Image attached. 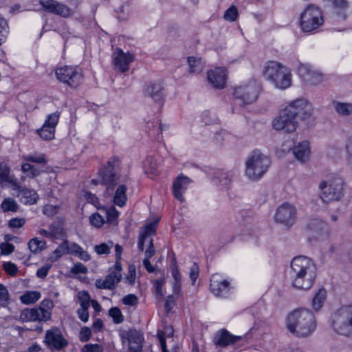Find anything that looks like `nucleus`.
I'll return each mask as SVG.
<instances>
[{
    "label": "nucleus",
    "mask_w": 352,
    "mask_h": 352,
    "mask_svg": "<svg viewBox=\"0 0 352 352\" xmlns=\"http://www.w3.org/2000/svg\"><path fill=\"white\" fill-rule=\"evenodd\" d=\"M290 278L292 285L298 289L308 290L316 278V266L305 256H298L291 261Z\"/></svg>",
    "instance_id": "f257e3e1"
},
{
    "label": "nucleus",
    "mask_w": 352,
    "mask_h": 352,
    "mask_svg": "<svg viewBox=\"0 0 352 352\" xmlns=\"http://www.w3.org/2000/svg\"><path fill=\"white\" fill-rule=\"evenodd\" d=\"M286 324L287 329L294 336L305 338L314 332L316 322L314 314L310 310L300 308L289 314Z\"/></svg>",
    "instance_id": "f03ea898"
},
{
    "label": "nucleus",
    "mask_w": 352,
    "mask_h": 352,
    "mask_svg": "<svg viewBox=\"0 0 352 352\" xmlns=\"http://www.w3.org/2000/svg\"><path fill=\"white\" fill-rule=\"evenodd\" d=\"M270 159L259 151H253L245 162V175L252 181L260 179L268 170Z\"/></svg>",
    "instance_id": "7ed1b4c3"
},
{
    "label": "nucleus",
    "mask_w": 352,
    "mask_h": 352,
    "mask_svg": "<svg viewBox=\"0 0 352 352\" xmlns=\"http://www.w3.org/2000/svg\"><path fill=\"white\" fill-rule=\"evenodd\" d=\"M324 23L321 9L314 4H309L300 14V27L302 32L311 33Z\"/></svg>",
    "instance_id": "20e7f679"
},
{
    "label": "nucleus",
    "mask_w": 352,
    "mask_h": 352,
    "mask_svg": "<svg viewBox=\"0 0 352 352\" xmlns=\"http://www.w3.org/2000/svg\"><path fill=\"white\" fill-rule=\"evenodd\" d=\"M332 327L339 335L352 336V305L342 306L335 312Z\"/></svg>",
    "instance_id": "39448f33"
},
{
    "label": "nucleus",
    "mask_w": 352,
    "mask_h": 352,
    "mask_svg": "<svg viewBox=\"0 0 352 352\" xmlns=\"http://www.w3.org/2000/svg\"><path fill=\"white\" fill-rule=\"evenodd\" d=\"M120 163V159L113 156L109 159L104 168L99 171L100 183L107 186V191L109 194L113 193L114 188L119 182Z\"/></svg>",
    "instance_id": "423d86ee"
},
{
    "label": "nucleus",
    "mask_w": 352,
    "mask_h": 352,
    "mask_svg": "<svg viewBox=\"0 0 352 352\" xmlns=\"http://www.w3.org/2000/svg\"><path fill=\"white\" fill-rule=\"evenodd\" d=\"M261 89L260 85L255 80H251L245 84L235 87L233 91V96L242 104H250L256 101Z\"/></svg>",
    "instance_id": "0eeeda50"
},
{
    "label": "nucleus",
    "mask_w": 352,
    "mask_h": 352,
    "mask_svg": "<svg viewBox=\"0 0 352 352\" xmlns=\"http://www.w3.org/2000/svg\"><path fill=\"white\" fill-rule=\"evenodd\" d=\"M343 184L344 182L340 178L322 182L319 186L322 200L324 202L340 200L343 196Z\"/></svg>",
    "instance_id": "6e6552de"
},
{
    "label": "nucleus",
    "mask_w": 352,
    "mask_h": 352,
    "mask_svg": "<svg viewBox=\"0 0 352 352\" xmlns=\"http://www.w3.org/2000/svg\"><path fill=\"white\" fill-rule=\"evenodd\" d=\"M57 79L71 87H77L83 80V76L77 67L64 66L55 70Z\"/></svg>",
    "instance_id": "1a4fd4ad"
},
{
    "label": "nucleus",
    "mask_w": 352,
    "mask_h": 352,
    "mask_svg": "<svg viewBox=\"0 0 352 352\" xmlns=\"http://www.w3.org/2000/svg\"><path fill=\"white\" fill-rule=\"evenodd\" d=\"M285 108L291 111L289 113L296 120L298 118L302 121H307L311 118L314 111L312 104L304 98L292 101Z\"/></svg>",
    "instance_id": "9d476101"
},
{
    "label": "nucleus",
    "mask_w": 352,
    "mask_h": 352,
    "mask_svg": "<svg viewBox=\"0 0 352 352\" xmlns=\"http://www.w3.org/2000/svg\"><path fill=\"white\" fill-rule=\"evenodd\" d=\"M286 108H285L274 119L272 125L275 130L283 131L287 133H291L296 131L298 126V121L296 120Z\"/></svg>",
    "instance_id": "9b49d317"
},
{
    "label": "nucleus",
    "mask_w": 352,
    "mask_h": 352,
    "mask_svg": "<svg viewBox=\"0 0 352 352\" xmlns=\"http://www.w3.org/2000/svg\"><path fill=\"white\" fill-rule=\"evenodd\" d=\"M44 342L50 349L61 350L68 345V341L64 338L58 328H52L46 331Z\"/></svg>",
    "instance_id": "f8f14e48"
},
{
    "label": "nucleus",
    "mask_w": 352,
    "mask_h": 352,
    "mask_svg": "<svg viewBox=\"0 0 352 352\" xmlns=\"http://www.w3.org/2000/svg\"><path fill=\"white\" fill-rule=\"evenodd\" d=\"M38 2L44 11L63 18H69L74 13L67 5L56 0H39Z\"/></svg>",
    "instance_id": "ddd939ff"
},
{
    "label": "nucleus",
    "mask_w": 352,
    "mask_h": 352,
    "mask_svg": "<svg viewBox=\"0 0 352 352\" xmlns=\"http://www.w3.org/2000/svg\"><path fill=\"white\" fill-rule=\"evenodd\" d=\"M275 217L276 221L291 226L296 219V208L290 204L284 203L278 208Z\"/></svg>",
    "instance_id": "4468645a"
},
{
    "label": "nucleus",
    "mask_w": 352,
    "mask_h": 352,
    "mask_svg": "<svg viewBox=\"0 0 352 352\" xmlns=\"http://www.w3.org/2000/svg\"><path fill=\"white\" fill-rule=\"evenodd\" d=\"M123 343L128 342L130 352H142L143 337L141 333L135 329H131L123 331L120 333Z\"/></svg>",
    "instance_id": "2eb2a0df"
},
{
    "label": "nucleus",
    "mask_w": 352,
    "mask_h": 352,
    "mask_svg": "<svg viewBox=\"0 0 352 352\" xmlns=\"http://www.w3.org/2000/svg\"><path fill=\"white\" fill-rule=\"evenodd\" d=\"M143 93L145 96L160 102L165 96L164 87L160 80L148 82L144 85Z\"/></svg>",
    "instance_id": "dca6fc26"
},
{
    "label": "nucleus",
    "mask_w": 352,
    "mask_h": 352,
    "mask_svg": "<svg viewBox=\"0 0 352 352\" xmlns=\"http://www.w3.org/2000/svg\"><path fill=\"white\" fill-rule=\"evenodd\" d=\"M133 60V56L130 53H124L119 47L116 49L113 54V63L116 68L120 72H125L129 70V64Z\"/></svg>",
    "instance_id": "f3484780"
},
{
    "label": "nucleus",
    "mask_w": 352,
    "mask_h": 352,
    "mask_svg": "<svg viewBox=\"0 0 352 352\" xmlns=\"http://www.w3.org/2000/svg\"><path fill=\"white\" fill-rule=\"evenodd\" d=\"M298 72L301 78L309 85H317L323 80L321 73L311 69L307 65H300Z\"/></svg>",
    "instance_id": "a211bd4d"
},
{
    "label": "nucleus",
    "mask_w": 352,
    "mask_h": 352,
    "mask_svg": "<svg viewBox=\"0 0 352 352\" xmlns=\"http://www.w3.org/2000/svg\"><path fill=\"white\" fill-rule=\"evenodd\" d=\"M12 186L14 190H17V197H19L21 203L31 205L37 202L39 197L34 190L22 187L18 184L17 182H12Z\"/></svg>",
    "instance_id": "6ab92c4d"
},
{
    "label": "nucleus",
    "mask_w": 352,
    "mask_h": 352,
    "mask_svg": "<svg viewBox=\"0 0 352 352\" xmlns=\"http://www.w3.org/2000/svg\"><path fill=\"white\" fill-rule=\"evenodd\" d=\"M226 78V71L223 67H217L208 72V80L214 88H224Z\"/></svg>",
    "instance_id": "aec40b11"
},
{
    "label": "nucleus",
    "mask_w": 352,
    "mask_h": 352,
    "mask_svg": "<svg viewBox=\"0 0 352 352\" xmlns=\"http://www.w3.org/2000/svg\"><path fill=\"white\" fill-rule=\"evenodd\" d=\"M191 180L183 175H179L173 182V192L174 197L180 202L184 201L183 194L188 189Z\"/></svg>",
    "instance_id": "412c9836"
},
{
    "label": "nucleus",
    "mask_w": 352,
    "mask_h": 352,
    "mask_svg": "<svg viewBox=\"0 0 352 352\" xmlns=\"http://www.w3.org/2000/svg\"><path fill=\"white\" fill-rule=\"evenodd\" d=\"M210 286L212 293L217 296L225 297L230 291L229 282L226 280H219L217 275H212Z\"/></svg>",
    "instance_id": "4be33fe9"
},
{
    "label": "nucleus",
    "mask_w": 352,
    "mask_h": 352,
    "mask_svg": "<svg viewBox=\"0 0 352 352\" xmlns=\"http://www.w3.org/2000/svg\"><path fill=\"white\" fill-rule=\"evenodd\" d=\"M122 275L116 272H111L104 280L97 279L95 285L98 289H113L120 281Z\"/></svg>",
    "instance_id": "5701e85b"
},
{
    "label": "nucleus",
    "mask_w": 352,
    "mask_h": 352,
    "mask_svg": "<svg viewBox=\"0 0 352 352\" xmlns=\"http://www.w3.org/2000/svg\"><path fill=\"white\" fill-rule=\"evenodd\" d=\"M241 338V336L230 334L226 329H223L216 333L214 342L217 346L225 347L239 341Z\"/></svg>",
    "instance_id": "b1692460"
},
{
    "label": "nucleus",
    "mask_w": 352,
    "mask_h": 352,
    "mask_svg": "<svg viewBox=\"0 0 352 352\" xmlns=\"http://www.w3.org/2000/svg\"><path fill=\"white\" fill-rule=\"evenodd\" d=\"M285 66L276 61L267 62L263 68L264 78L271 82L279 75Z\"/></svg>",
    "instance_id": "393cba45"
},
{
    "label": "nucleus",
    "mask_w": 352,
    "mask_h": 352,
    "mask_svg": "<svg viewBox=\"0 0 352 352\" xmlns=\"http://www.w3.org/2000/svg\"><path fill=\"white\" fill-rule=\"evenodd\" d=\"M285 66L276 61L267 62L263 68L264 78L271 82L279 75Z\"/></svg>",
    "instance_id": "a878e982"
},
{
    "label": "nucleus",
    "mask_w": 352,
    "mask_h": 352,
    "mask_svg": "<svg viewBox=\"0 0 352 352\" xmlns=\"http://www.w3.org/2000/svg\"><path fill=\"white\" fill-rule=\"evenodd\" d=\"M276 88L286 89L292 85V76L289 68L285 67L279 75L272 82Z\"/></svg>",
    "instance_id": "bb28decb"
},
{
    "label": "nucleus",
    "mask_w": 352,
    "mask_h": 352,
    "mask_svg": "<svg viewBox=\"0 0 352 352\" xmlns=\"http://www.w3.org/2000/svg\"><path fill=\"white\" fill-rule=\"evenodd\" d=\"M41 309L25 308L23 309L20 314V320L22 322H44L41 314Z\"/></svg>",
    "instance_id": "cd10ccee"
},
{
    "label": "nucleus",
    "mask_w": 352,
    "mask_h": 352,
    "mask_svg": "<svg viewBox=\"0 0 352 352\" xmlns=\"http://www.w3.org/2000/svg\"><path fill=\"white\" fill-rule=\"evenodd\" d=\"M293 154L298 161L303 162L309 157L310 149L309 142L303 141L293 148Z\"/></svg>",
    "instance_id": "c85d7f7f"
},
{
    "label": "nucleus",
    "mask_w": 352,
    "mask_h": 352,
    "mask_svg": "<svg viewBox=\"0 0 352 352\" xmlns=\"http://www.w3.org/2000/svg\"><path fill=\"white\" fill-rule=\"evenodd\" d=\"M21 170L26 174L29 178H34L40 175L45 170L43 166L39 165H33L30 162H23L21 164Z\"/></svg>",
    "instance_id": "c756f323"
},
{
    "label": "nucleus",
    "mask_w": 352,
    "mask_h": 352,
    "mask_svg": "<svg viewBox=\"0 0 352 352\" xmlns=\"http://www.w3.org/2000/svg\"><path fill=\"white\" fill-rule=\"evenodd\" d=\"M332 105L336 112L341 116H349L352 115V103L342 102L338 100H333Z\"/></svg>",
    "instance_id": "7c9ffc66"
},
{
    "label": "nucleus",
    "mask_w": 352,
    "mask_h": 352,
    "mask_svg": "<svg viewBox=\"0 0 352 352\" xmlns=\"http://www.w3.org/2000/svg\"><path fill=\"white\" fill-rule=\"evenodd\" d=\"M334 6L336 11V15L338 19L345 20L347 16L346 10L349 7V3L346 0H329Z\"/></svg>",
    "instance_id": "2f4dec72"
},
{
    "label": "nucleus",
    "mask_w": 352,
    "mask_h": 352,
    "mask_svg": "<svg viewBox=\"0 0 352 352\" xmlns=\"http://www.w3.org/2000/svg\"><path fill=\"white\" fill-rule=\"evenodd\" d=\"M126 191V187L125 185L121 184L118 186L113 197V202L116 205L120 207H122L125 205L127 199Z\"/></svg>",
    "instance_id": "473e14b6"
},
{
    "label": "nucleus",
    "mask_w": 352,
    "mask_h": 352,
    "mask_svg": "<svg viewBox=\"0 0 352 352\" xmlns=\"http://www.w3.org/2000/svg\"><path fill=\"white\" fill-rule=\"evenodd\" d=\"M54 307V302L50 299H44L37 309H41L43 320L46 322L51 318V310Z\"/></svg>",
    "instance_id": "72a5a7b5"
},
{
    "label": "nucleus",
    "mask_w": 352,
    "mask_h": 352,
    "mask_svg": "<svg viewBox=\"0 0 352 352\" xmlns=\"http://www.w3.org/2000/svg\"><path fill=\"white\" fill-rule=\"evenodd\" d=\"M23 159L26 162L30 163H35L41 166L46 165L48 162L47 157L45 154L37 153L24 155L23 156Z\"/></svg>",
    "instance_id": "f704fd0d"
},
{
    "label": "nucleus",
    "mask_w": 352,
    "mask_h": 352,
    "mask_svg": "<svg viewBox=\"0 0 352 352\" xmlns=\"http://www.w3.org/2000/svg\"><path fill=\"white\" fill-rule=\"evenodd\" d=\"M41 298V293L37 291H28L20 296L19 299L24 305L35 303Z\"/></svg>",
    "instance_id": "c9c22d12"
},
{
    "label": "nucleus",
    "mask_w": 352,
    "mask_h": 352,
    "mask_svg": "<svg viewBox=\"0 0 352 352\" xmlns=\"http://www.w3.org/2000/svg\"><path fill=\"white\" fill-rule=\"evenodd\" d=\"M327 292L324 288L318 289L312 299V307L315 311H318L323 305L326 299Z\"/></svg>",
    "instance_id": "e433bc0d"
},
{
    "label": "nucleus",
    "mask_w": 352,
    "mask_h": 352,
    "mask_svg": "<svg viewBox=\"0 0 352 352\" xmlns=\"http://www.w3.org/2000/svg\"><path fill=\"white\" fill-rule=\"evenodd\" d=\"M307 228L318 235L327 230L326 223L319 219H312L307 225Z\"/></svg>",
    "instance_id": "4c0bfd02"
},
{
    "label": "nucleus",
    "mask_w": 352,
    "mask_h": 352,
    "mask_svg": "<svg viewBox=\"0 0 352 352\" xmlns=\"http://www.w3.org/2000/svg\"><path fill=\"white\" fill-rule=\"evenodd\" d=\"M28 248L32 253L38 254L46 248V242L38 238L32 239L28 243Z\"/></svg>",
    "instance_id": "58836bf2"
},
{
    "label": "nucleus",
    "mask_w": 352,
    "mask_h": 352,
    "mask_svg": "<svg viewBox=\"0 0 352 352\" xmlns=\"http://www.w3.org/2000/svg\"><path fill=\"white\" fill-rule=\"evenodd\" d=\"M188 63L190 67V73H200L203 69L204 63L201 58H195V57H188Z\"/></svg>",
    "instance_id": "ea45409f"
},
{
    "label": "nucleus",
    "mask_w": 352,
    "mask_h": 352,
    "mask_svg": "<svg viewBox=\"0 0 352 352\" xmlns=\"http://www.w3.org/2000/svg\"><path fill=\"white\" fill-rule=\"evenodd\" d=\"M10 168L5 163H0V185L5 182H8L12 185V182H16L9 177Z\"/></svg>",
    "instance_id": "a19ab883"
},
{
    "label": "nucleus",
    "mask_w": 352,
    "mask_h": 352,
    "mask_svg": "<svg viewBox=\"0 0 352 352\" xmlns=\"http://www.w3.org/2000/svg\"><path fill=\"white\" fill-rule=\"evenodd\" d=\"M174 281L173 283V291L175 294H179L182 289V278L179 269L172 271Z\"/></svg>",
    "instance_id": "79ce46f5"
},
{
    "label": "nucleus",
    "mask_w": 352,
    "mask_h": 352,
    "mask_svg": "<svg viewBox=\"0 0 352 352\" xmlns=\"http://www.w3.org/2000/svg\"><path fill=\"white\" fill-rule=\"evenodd\" d=\"M54 129L47 126V125H43V126L37 130L38 135L45 140H50L54 138Z\"/></svg>",
    "instance_id": "37998d69"
},
{
    "label": "nucleus",
    "mask_w": 352,
    "mask_h": 352,
    "mask_svg": "<svg viewBox=\"0 0 352 352\" xmlns=\"http://www.w3.org/2000/svg\"><path fill=\"white\" fill-rule=\"evenodd\" d=\"M150 136L155 137L162 132V126L157 122H149L146 126Z\"/></svg>",
    "instance_id": "c03bdc74"
},
{
    "label": "nucleus",
    "mask_w": 352,
    "mask_h": 352,
    "mask_svg": "<svg viewBox=\"0 0 352 352\" xmlns=\"http://www.w3.org/2000/svg\"><path fill=\"white\" fill-rule=\"evenodd\" d=\"M158 221L159 220H157L154 223H149L145 225V226L141 229L140 234L148 238V239H151V236L155 234L156 226L158 223Z\"/></svg>",
    "instance_id": "a18cd8bd"
},
{
    "label": "nucleus",
    "mask_w": 352,
    "mask_h": 352,
    "mask_svg": "<svg viewBox=\"0 0 352 352\" xmlns=\"http://www.w3.org/2000/svg\"><path fill=\"white\" fill-rule=\"evenodd\" d=\"M1 208L4 212H16L18 209V205L15 200L12 198H6L1 203Z\"/></svg>",
    "instance_id": "49530a36"
},
{
    "label": "nucleus",
    "mask_w": 352,
    "mask_h": 352,
    "mask_svg": "<svg viewBox=\"0 0 352 352\" xmlns=\"http://www.w3.org/2000/svg\"><path fill=\"white\" fill-rule=\"evenodd\" d=\"M78 300L80 307H89L92 300L89 292L85 290L80 291L78 293Z\"/></svg>",
    "instance_id": "de8ad7c7"
},
{
    "label": "nucleus",
    "mask_w": 352,
    "mask_h": 352,
    "mask_svg": "<svg viewBox=\"0 0 352 352\" xmlns=\"http://www.w3.org/2000/svg\"><path fill=\"white\" fill-rule=\"evenodd\" d=\"M238 17V10L235 6H231L224 13L223 18L228 21H235Z\"/></svg>",
    "instance_id": "09e8293b"
},
{
    "label": "nucleus",
    "mask_w": 352,
    "mask_h": 352,
    "mask_svg": "<svg viewBox=\"0 0 352 352\" xmlns=\"http://www.w3.org/2000/svg\"><path fill=\"white\" fill-rule=\"evenodd\" d=\"M109 316L113 318L116 324H120L123 322L124 316L118 307H112L109 311Z\"/></svg>",
    "instance_id": "8fccbe9b"
},
{
    "label": "nucleus",
    "mask_w": 352,
    "mask_h": 352,
    "mask_svg": "<svg viewBox=\"0 0 352 352\" xmlns=\"http://www.w3.org/2000/svg\"><path fill=\"white\" fill-rule=\"evenodd\" d=\"M60 116V112L56 111L53 113L48 115L47 120H45L44 125H47V126L51 127V129H54L58 124Z\"/></svg>",
    "instance_id": "3c124183"
},
{
    "label": "nucleus",
    "mask_w": 352,
    "mask_h": 352,
    "mask_svg": "<svg viewBox=\"0 0 352 352\" xmlns=\"http://www.w3.org/2000/svg\"><path fill=\"white\" fill-rule=\"evenodd\" d=\"M230 181L231 179L228 173L219 171L218 173H216L215 182L217 183H219L220 185L227 186Z\"/></svg>",
    "instance_id": "603ef678"
},
{
    "label": "nucleus",
    "mask_w": 352,
    "mask_h": 352,
    "mask_svg": "<svg viewBox=\"0 0 352 352\" xmlns=\"http://www.w3.org/2000/svg\"><path fill=\"white\" fill-rule=\"evenodd\" d=\"M68 241L65 240L54 250V254L56 258H60L64 254H68Z\"/></svg>",
    "instance_id": "864d4df0"
},
{
    "label": "nucleus",
    "mask_w": 352,
    "mask_h": 352,
    "mask_svg": "<svg viewBox=\"0 0 352 352\" xmlns=\"http://www.w3.org/2000/svg\"><path fill=\"white\" fill-rule=\"evenodd\" d=\"M112 242H110L109 244L103 243L100 245H95L94 250L98 254H108L110 253V250L112 248Z\"/></svg>",
    "instance_id": "5fc2aeb1"
},
{
    "label": "nucleus",
    "mask_w": 352,
    "mask_h": 352,
    "mask_svg": "<svg viewBox=\"0 0 352 352\" xmlns=\"http://www.w3.org/2000/svg\"><path fill=\"white\" fill-rule=\"evenodd\" d=\"M119 212L114 207H111L106 211L107 220L110 223H115L118 218Z\"/></svg>",
    "instance_id": "6e6d98bb"
},
{
    "label": "nucleus",
    "mask_w": 352,
    "mask_h": 352,
    "mask_svg": "<svg viewBox=\"0 0 352 352\" xmlns=\"http://www.w3.org/2000/svg\"><path fill=\"white\" fill-rule=\"evenodd\" d=\"M104 348L98 344H87L81 349V352H103Z\"/></svg>",
    "instance_id": "4d7b16f0"
},
{
    "label": "nucleus",
    "mask_w": 352,
    "mask_h": 352,
    "mask_svg": "<svg viewBox=\"0 0 352 352\" xmlns=\"http://www.w3.org/2000/svg\"><path fill=\"white\" fill-rule=\"evenodd\" d=\"M89 220L91 225L97 228L101 227L104 223V218L98 213L91 214L89 217Z\"/></svg>",
    "instance_id": "13d9d810"
},
{
    "label": "nucleus",
    "mask_w": 352,
    "mask_h": 352,
    "mask_svg": "<svg viewBox=\"0 0 352 352\" xmlns=\"http://www.w3.org/2000/svg\"><path fill=\"white\" fill-rule=\"evenodd\" d=\"M122 302L125 305L135 306L138 303V298L135 294H128L124 296Z\"/></svg>",
    "instance_id": "bf43d9fd"
},
{
    "label": "nucleus",
    "mask_w": 352,
    "mask_h": 352,
    "mask_svg": "<svg viewBox=\"0 0 352 352\" xmlns=\"http://www.w3.org/2000/svg\"><path fill=\"white\" fill-rule=\"evenodd\" d=\"M91 336V331L87 327H83L81 328L79 333V340L82 342H87Z\"/></svg>",
    "instance_id": "052dcab7"
},
{
    "label": "nucleus",
    "mask_w": 352,
    "mask_h": 352,
    "mask_svg": "<svg viewBox=\"0 0 352 352\" xmlns=\"http://www.w3.org/2000/svg\"><path fill=\"white\" fill-rule=\"evenodd\" d=\"M3 268L9 275L15 276L18 272L16 265L11 262H6L3 265Z\"/></svg>",
    "instance_id": "680f3d73"
},
{
    "label": "nucleus",
    "mask_w": 352,
    "mask_h": 352,
    "mask_svg": "<svg viewBox=\"0 0 352 352\" xmlns=\"http://www.w3.org/2000/svg\"><path fill=\"white\" fill-rule=\"evenodd\" d=\"M51 267L50 264H46L38 268L36 271L37 277L44 279L47 276Z\"/></svg>",
    "instance_id": "e2e57ef3"
},
{
    "label": "nucleus",
    "mask_w": 352,
    "mask_h": 352,
    "mask_svg": "<svg viewBox=\"0 0 352 352\" xmlns=\"http://www.w3.org/2000/svg\"><path fill=\"white\" fill-rule=\"evenodd\" d=\"M25 223V220L23 218H13L9 221L8 226L10 228H19Z\"/></svg>",
    "instance_id": "0e129e2a"
},
{
    "label": "nucleus",
    "mask_w": 352,
    "mask_h": 352,
    "mask_svg": "<svg viewBox=\"0 0 352 352\" xmlns=\"http://www.w3.org/2000/svg\"><path fill=\"white\" fill-rule=\"evenodd\" d=\"M43 212L44 214L48 217H52L58 212V207L54 205L47 204L44 206Z\"/></svg>",
    "instance_id": "69168bd1"
},
{
    "label": "nucleus",
    "mask_w": 352,
    "mask_h": 352,
    "mask_svg": "<svg viewBox=\"0 0 352 352\" xmlns=\"http://www.w3.org/2000/svg\"><path fill=\"white\" fill-rule=\"evenodd\" d=\"M88 309L89 307H80L76 311L79 319L84 322H87L89 320Z\"/></svg>",
    "instance_id": "338daca9"
},
{
    "label": "nucleus",
    "mask_w": 352,
    "mask_h": 352,
    "mask_svg": "<svg viewBox=\"0 0 352 352\" xmlns=\"http://www.w3.org/2000/svg\"><path fill=\"white\" fill-rule=\"evenodd\" d=\"M201 120L205 125H210L215 122V120L211 117L210 113L208 111H205L201 113Z\"/></svg>",
    "instance_id": "774afa93"
}]
</instances>
